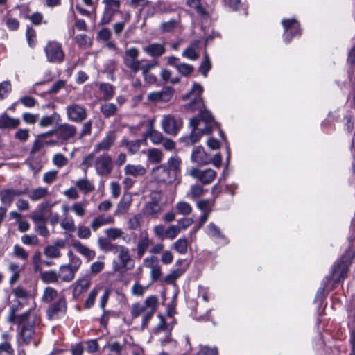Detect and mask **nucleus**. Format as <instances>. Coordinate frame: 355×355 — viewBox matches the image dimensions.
Returning <instances> with one entry per match:
<instances>
[{
  "instance_id": "f257e3e1",
  "label": "nucleus",
  "mask_w": 355,
  "mask_h": 355,
  "mask_svg": "<svg viewBox=\"0 0 355 355\" xmlns=\"http://www.w3.org/2000/svg\"><path fill=\"white\" fill-rule=\"evenodd\" d=\"M202 91L203 87L202 85L198 83H194L191 91L189 94L184 95L183 98L191 101V102L187 105V107H190L193 110H198L201 119L205 123H210L213 121L214 118L212 114L204 107V104L200 96Z\"/></svg>"
},
{
  "instance_id": "f03ea898",
  "label": "nucleus",
  "mask_w": 355,
  "mask_h": 355,
  "mask_svg": "<svg viewBox=\"0 0 355 355\" xmlns=\"http://www.w3.org/2000/svg\"><path fill=\"white\" fill-rule=\"evenodd\" d=\"M16 320V324L21 325L20 336L22 341L25 344L29 343L34 335V327L37 322V317L34 310L29 309L24 312V315L17 317Z\"/></svg>"
},
{
  "instance_id": "7ed1b4c3",
  "label": "nucleus",
  "mask_w": 355,
  "mask_h": 355,
  "mask_svg": "<svg viewBox=\"0 0 355 355\" xmlns=\"http://www.w3.org/2000/svg\"><path fill=\"white\" fill-rule=\"evenodd\" d=\"M67 255L69 263L61 266L58 272L59 280L64 282H70L74 279L76 272L82 264L80 258L74 255L72 251H69Z\"/></svg>"
},
{
  "instance_id": "20e7f679",
  "label": "nucleus",
  "mask_w": 355,
  "mask_h": 355,
  "mask_svg": "<svg viewBox=\"0 0 355 355\" xmlns=\"http://www.w3.org/2000/svg\"><path fill=\"white\" fill-rule=\"evenodd\" d=\"M47 62L54 64L62 63L65 53L62 45L55 40L48 41L44 48Z\"/></svg>"
},
{
  "instance_id": "39448f33",
  "label": "nucleus",
  "mask_w": 355,
  "mask_h": 355,
  "mask_svg": "<svg viewBox=\"0 0 355 355\" xmlns=\"http://www.w3.org/2000/svg\"><path fill=\"white\" fill-rule=\"evenodd\" d=\"M114 252L118 254L117 257L120 261V263L116 261L113 263V269L114 271L120 272L133 268V260L131 258L128 248L124 245H119Z\"/></svg>"
},
{
  "instance_id": "423d86ee",
  "label": "nucleus",
  "mask_w": 355,
  "mask_h": 355,
  "mask_svg": "<svg viewBox=\"0 0 355 355\" xmlns=\"http://www.w3.org/2000/svg\"><path fill=\"white\" fill-rule=\"evenodd\" d=\"M162 200V193L160 191H153L150 193V200L146 203L143 208L144 215L157 218L162 211L163 205L160 203Z\"/></svg>"
},
{
  "instance_id": "0eeeda50",
  "label": "nucleus",
  "mask_w": 355,
  "mask_h": 355,
  "mask_svg": "<svg viewBox=\"0 0 355 355\" xmlns=\"http://www.w3.org/2000/svg\"><path fill=\"white\" fill-rule=\"evenodd\" d=\"M188 173L193 178L206 185L210 184L215 180L217 175L216 171L210 168L200 169L198 167H191Z\"/></svg>"
},
{
  "instance_id": "6e6552de",
  "label": "nucleus",
  "mask_w": 355,
  "mask_h": 355,
  "mask_svg": "<svg viewBox=\"0 0 355 355\" xmlns=\"http://www.w3.org/2000/svg\"><path fill=\"white\" fill-rule=\"evenodd\" d=\"M94 167L96 173L101 176L109 175L113 170L114 163L111 156L107 153L97 157L94 161Z\"/></svg>"
},
{
  "instance_id": "1a4fd4ad",
  "label": "nucleus",
  "mask_w": 355,
  "mask_h": 355,
  "mask_svg": "<svg viewBox=\"0 0 355 355\" xmlns=\"http://www.w3.org/2000/svg\"><path fill=\"white\" fill-rule=\"evenodd\" d=\"M161 126L164 132L169 135L175 136L182 126L180 118L168 114L162 117Z\"/></svg>"
},
{
  "instance_id": "9d476101",
  "label": "nucleus",
  "mask_w": 355,
  "mask_h": 355,
  "mask_svg": "<svg viewBox=\"0 0 355 355\" xmlns=\"http://www.w3.org/2000/svg\"><path fill=\"white\" fill-rule=\"evenodd\" d=\"M199 124L200 121L198 117H193L190 119L189 125L191 127L193 128V130L191 135L189 137H185L184 139V142L186 144V145H193L194 144L198 141V140L200 139L202 135H208L211 132V130L209 128H205L200 130H198Z\"/></svg>"
},
{
  "instance_id": "9b49d317",
  "label": "nucleus",
  "mask_w": 355,
  "mask_h": 355,
  "mask_svg": "<svg viewBox=\"0 0 355 355\" xmlns=\"http://www.w3.org/2000/svg\"><path fill=\"white\" fill-rule=\"evenodd\" d=\"M353 255L351 252H347L341 259L340 263L335 266L332 270L333 278L336 282L344 279L351 265Z\"/></svg>"
},
{
  "instance_id": "f8f14e48",
  "label": "nucleus",
  "mask_w": 355,
  "mask_h": 355,
  "mask_svg": "<svg viewBox=\"0 0 355 355\" xmlns=\"http://www.w3.org/2000/svg\"><path fill=\"white\" fill-rule=\"evenodd\" d=\"M66 112L69 120L81 123L87 117V109L82 105L72 103L66 107Z\"/></svg>"
},
{
  "instance_id": "ddd939ff",
  "label": "nucleus",
  "mask_w": 355,
  "mask_h": 355,
  "mask_svg": "<svg viewBox=\"0 0 355 355\" xmlns=\"http://www.w3.org/2000/svg\"><path fill=\"white\" fill-rule=\"evenodd\" d=\"M151 174L156 181L166 184H171L176 179L175 173H172L171 169L165 165L155 167Z\"/></svg>"
},
{
  "instance_id": "4468645a",
  "label": "nucleus",
  "mask_w": 355,
  "mask_h": 355,
  "mask_svg": "<svg viewBox=\"0 0 355 355\" xmlns=\"http://www.w3.org/2000/svg\"><path fill=\"white\" fill-rule=\"evenodd\" d=\"M77 133V128L67 123H61L55 130V134L58 139L62 144L73 139Z\"/></svg>"
},
{
  "instance_id": "2eb2a0df",
  "label": "nucleus",
  "mask_w": 355,
  "mask_h": 355,
  "mask_svg": "<svg viewBox=\"0 0 355 355\" xmlns=\"http://www.w3.org/2000/svg\"><path fill=\"white\" fill-rule=\"evenodd\" d=\"M103 3L105 5V8L101 23L104 25L112 21L114 15L119 11L121 1L119 0H103Z\"/></svg>"
},
{
  "instance_id": "dca6fc26",
  "label": "nucleus",
  "mask_w": 355,
  "mask_h": 355,
  "mask_svg": "<svg viewBox=\"0 0 355 355\" xmlns=\"http://www.w3.org/2000/svg\"><path fill=\"white\" fill-rule=\"evenodd\" d=\"M139 53L138 49L135 47L128 49L125 53L124 64L134 73H137L140 69V61L138 60Z\"/></svg>"
},
{
  "instance_id": "f3484780",
  "label": "nucleus",
  "mask_w": 355,
  "mask_h": 355,
  "mask_svg": "<svg viewBox=\"0 0 355 355\" xmlns=\"http://www.w3.org/2000/svg\"><path fill=\"white\" fill-rule=\"evenodd\" d=\"M116 139V133L114 130L109 131L103 139L94 146V153L107 152L114 145Z\"/></svg>"
},
{
  "instance_id": "a211bd4d",
  "label": "nucleus",
  "mask_w": 355,
  "mask_h": 355,
  "mask_svg": "<svg viewBox=\"0 0 355 355\" xmlns=\"http://www.w3.org/2000/svg\"><path fill=\"white\" fill-rule=\"evenodd\" d=\"M173 90L169 87H164L159 92H154L148 94V100L153 103H166L173 97Z\"/></svg>"
},
{
  "instance_id": "6ab92c4d",
  "label": "nucleus",
  "mask_w": 355,
  "mask_h": 355,
  "mask_svg": "<svg viewBox=\"0 0 355 355\" xmlns=\"http://www.w3.org/2000/svg\"><path fill=\"white\" fill-rule=\"evenodd\" d=\"M191 160L198 165H207L211 162V156L201 146L196 147L191 154Z\"/></svg>"
},
{
  "instance_id": "aec40b11",
  "label": "nucleus",
  "mask_w": 355,
  "mask_h": 355,
  "mask_svg": "<svg viewBox=\"0 0 355 355\" xmlns=\"http://www.w3.org/2000/svg\"><path fill=\"white\" fill-rule=\"evenodd\" d=\"M67 309V303L64 297H60L58 301L51 304L47 310V315L49 319L53 320L57 318L59 314H63Z\"/></svg>"
},
{
  "instance_id": "412c9836",
  "label": "nucleus",
  "mask_w": 355,
  "mask_h": 355,
  "mask_svg": "<svg viewBox=\"0 0 355 355\" xmlns=\"http://www.w3.org/2000/svg\"><path fill=\"white\" fill-rule=\"evenodd\" d=\"M282 24L285 30V40L287 42H289L294 35L299 33L300 25L295 19H283Z\"/></svg>"
},
{
  "instance_id": "4be33fe9",
  "label": "nucleus",
  "mask_w": 355,
  "mask_h": 355,
  "mask_svg": "<svg viewBox=\"0 0 355 355\" xmlns=\"http://www.w3.org/2000/svg\"><path fill=\"white\" fill-rule=\"evenodd\" d=\"M152 243L148 233H143L138 241L136 248L137 257L141 259L148 250Z\"/></svg>"
},
{
  "instance_id": "5701e85b",
  "label": "nucleus",
  "mask_w": 355,
  "mask_h": 355,
  "mask_svg": "<svg viewBox=\"0 0 355 355\" xmlns=\"http://www.w3.org/2000/svg\"><path fill=\"white\" fill-rule=\"evenodd\" d=\"M199 45V40L192 41L182 52V56L191 60H197L200 55Z\"/></svg>"
},
{
  "instance_id": "b1692460",
  "label": "nucleus",
  "mask_w": 355,
  "mask_h": 355,
  "mask_svg": "<svg viewBox=\"0 0 355 355\" xmlns=\"http://www.w3.org/2000/svg\"><path fill=\"white\" fill-rule=\"evenodd\" d=\"M144 51L151 57H160L166 51L164 44L153 43L143 48Z\"/></svg>"
},
{
  "instance_id": "393cba45",
  "label": "nucleus",
  "mask_w": 355,
  "mask_h": 355,
  "mask_svg": "<svg viewBox=\"0 0 355 355\" xmlns=\"http://www.w3.org/2000/svg\"><path fill=\"white\" fill-rule=\"evenodd\" d=\"M114 223V218L112 216L99 215L91 222V227L93 231H96L102 226L111 225Z\"/></svg>"
},
{
  "instance_id": "a878e982",
  "label": "nucleus",
  "mask_w": 355,
  "mask_h": 355,
  "mask_svg": "<svg viewBox=\"0 0 355 355\" xmlns=\"http://www.w3.org/2000/svg\"><path fill=\"white\" fill-rule=\"evenodd\" d=\"M146 309L144 307V304H141L139 303L134 304L131 309V315L132 318H136L139 315H142V326L145 327L148 322V321L151 318V317L147 316L146 314Z\"/></svg>"
},
{
  "instance_id": "bb28decb",
  "label": "nucleus",
  "mask_w": 355,
  "mask_h": 355,
  "mask_svg": "<svg viewBox=\"0 0 355 355\" xmlns=\"http://www.w3.org/2000/svg\"><path fill=\"white\" fill-rule=\"evenodd\" d=\"M146 173V168L141 164H128L124 167V173L135 178L143 176Z\"/></svg>"
},
{
  "instance_id": "cd10ccee",
  "label": "nucleus",
  "mask_w": 355,
  "mask_h": 355,
  "mask_svg": "<svg viewBox=\"0 0 355 355\" xmlns=\"http://www.w3.org/2000/svg\"><path fill=\"white\" fill-rule=\"evenodd\" d=\"M147 162L150 164H159L164 157V154L161 150L155 148H150L146 150Z\"/></svg>"
},
{
  "instance_id": "c85d7f7f",
  "label": "nucleus",
  "mask_w": 355,
  "mask_h": 355,
  "mask_svg": "<svg viewBox=\"0 0 355 355\" xmlns=\"http://www.w3.org/2000/svg\"><path fill=\"white\" fill-rule=\"evenodd\" d=\"M72 246L78 253L86 257L88 260L94 259L96 255L94 251L90 250L78 241H74L72 243Z\"/></svg>"
},
{
  "instance_id": "c756f323",
  "label": "nucleus",
  "mask_w": 355,
  "mask_h": 355,
  "mask_svg": "<svg viewBox=\"0 0 355 355\" xmlns=\"http://www.w3.org/2000/svg\"><path fill=\"white\" fill-rule=\"evenodd\" d=\"M19 125V119L10 117L6 114L0 116V128H15Z\"/></svg>"
},
{
  "instance_id": "7c9ffc66",
  "label": "nucleus",
  "mask_w": 355,
  "mask_h": 355,
  "mask_svg": "<svg viewBox=\"0 0 355 355\" xmlns=\"http://www.w3.org/2000/svg\"><path fill=\"white\" fill-rule=\"evenodd\" d=\"M40 278L46 284H58L60 282L55 270L40 271Z\"/></svg>"
},
{
  "instance_id": "2f4dec72",
  "label": "nucleus",
  "mask_w": 355,
  "mask_h": 355,
  "mask_svg": "<svg viewBox=\"0 0 355 355\" xmlns=\"http://www.w3.org/2000/svg\"><path fill=\"white\" fill-rule=\"evenodd\" d=\"M142 141L140 139L129 141L125 138H123L121 141V146L125 147L128 152L133 155L136 153L140 148Z\"/></svg>"
},
{
  "instance_id": "473e14b6",
  "label": "nucleus",
  "mask_w": 355,
  "mask_h": 355,
  "mask_svg": "<svg viewBox=\"0 0 355 355\" xmlns=\"http://www.w3.org/2000/svg\"><path fill=\"white\" fill-rule=\"evenodd\" d=\"M21 192L15 189H6L1 191L0 196L3 204L10 205L15 196H19Z\"/></svg>"
},
{
  "instance_id": "72a5a7b5",
  "label": "nucleus",
  "mask_w": 355,
  "mask_h": 355,
  "mask_svg": "<svg viewBox=\"0 0 355 355\" xmlns=\"http://www.w3.org/2000/svg\"><path fill=\"white\" fill-rule=\"evenodd\" d=\"M180 22V18H174L167 21H163L159 25V29L162 33H172L179 26Z\"/></svg>"
},
{
  "instance_id": "f704fd0d",
  "label": "nucleus",
  "mask_w": 355,
  "mask_h": 355,
  "mask_svg": "<svg viewBox=\"0 0 355 355\" xmlns=\"http://www.w3.org/2000/svg\"><path fill=\"white\" fill-rule=\"evenodd\" d=\"M76 186L85 194L94 191L95 189L94 184L86 178L78 180Z\"/></svg>"
},
{
  "instance_id": "c9c22d12",
  "label": "nucleus",
  "mask_w": 355,
  "mask_h": 355,
  "mask_svg": "<svg viewBox=\"0 0 355 355\" xmlns=\"http://www.w3.org/2000/svg\"><path fill=\"white\" fill-rule=\"evenodd\" d=\"M49 196V192L46 188L39 187L33 189L28 195L31 200L33 201L40 200Z\"/></svg>"
},
{
  "instance_id": "e433bc0d",
  "label": "nucleus",
  "mask_w": 355,
  "mask_h": 355,
  "mask_svg": "<svg viewBox=\"0 0 355 355\" xmlns=\"http://www.w3.org/2000/svg\"><path fill=\"white\" fill-rule=\"evenodd\" d=\"M205 191H206L201 185L196 184L191 186L189 191L187 192L186 196L189 199L195 200L202 196Z\"/></svg>"
},
{
  "instance_id": "4c0bfd02",
  "label": "nucleus",
  "mask_w": 355,
  "mask_h": 355,
  "mask_svg": "<svg viewBox=\"0 0 355 355\" xmlns=\"http://www.w3.org/2000/svg\"><path fill=\"white\" fill-rule=\"evenodd\" d=\"M100 110L105 118L114 116L117 112V107L112 103H106L101 106Z\"/></svg>"
},
{
  "instance_id": "58836bf2",
  "label": "nucleus",
  "mask_w": 355,
  "mask_h": 355,
  "mask_svg": "<svg viewBox=\"0 0 355 355\" xmlns=\"http://www.w3.org/2000/svg\"><path fill=\"white\" fill-rule=\"evenodd\" d=\"M90 284L91 281L87 277L78 280L76 282V285L74 286V293L80 295L81 293L85 292L89 288Z\"/></svg>"
},
{
  "instance_id": "ea45409f",
  "label": "nucleus",
  "mask_w": 355,
  "mask_h": 355,
  "mask_svg": "<svg viewBox=\"0 0 355 355\" xmlns=\"http://www.w3.org/2000/svg\"><path fill=\"white\" fill-rule=\"evenodd\" d=\"M157 303V299L155 296H150L144 302V307L146 309V314L148 317H152Z\"/></svg>"
},
{
  "instance_id": "a19ab883",
  "label": "nucleus",
  "mask_w": 355,
  "mask_h": 355,
  "mask_svg": "<svg viewBox=\"0 0 355 355\" xmlns=\"http://www.w3.org/2000/svg\"><path fill=\"white\" fill-rule=\"evenodd\" d=\"M87 202H76L73 203L70 209L78 217H83L86 214Z\"/></svg>"
},
{
  "instance_id": "79ce46f5",
  "label": "nucleus",
  "mask_w": 355,
  "mask_h": 355,
  "mask_svg": "<svg viewBox=\"0 0 355 355\" xmlns=\"http://www.w3.org/2000/svg\"><path fill=\"white\" fill-rule=\"evenodd\" d=\"M24 306V302L19 300H17L16 304H14L10 311L9 313V320L12 322L13 323H17V317L24 315V313L17 314V312L20 311Z\"/></svg>"
},
{
  "instance_id": "37998d69",
  "label": "nucleus",
  "mask_w": 355,
  "mask_h": 355,
  "mask_svg": "<svg viewBox=\"0 0 355 355\" xmlns=\"http://www.w3.org/2000/svg\"><path fill=\"white\" fill-rule=\"evenodd\" d=\"M100 91L103 94V98L105 101L110 100L114 94V89L112 85L109 83H102L100 85Z\"/></svg>"
},
{
  "instance_id": "c03bdc74",
  "label": "nucleus",
  "mask_w": 355,
  "mask_h": 355,
  "mask_svg": "<svg viewBox=\"0 0 355 355\" xmlns=\"http://www.w3.org/2000/svg\"><path fill=\"white\" fill-rule=\"evenodd\" d=\"M98 245L101 250L105 252L115 251L119 245L113 244L107 239L99 237L98 239Z\"/></svg>"
},
{
  "instance_id": "a18cd8bd",
  "label": "nucleus",
  "mask_w": 355,
  "mask_h": 355,
  "mask_svg": "<svg viewBox=\"0 0 355 355\" xmlns=\"http://www.w3.org/2000/svg\"><path fill=\"white\" fill-rule=\"evenodd\" d=\"M185 270L182 268H178L177 270H173L169 274H168L164 279V282L168 284H173L178 278H180Z\"/></svg>"
},
{
  "instance_id": "49530a36",
  "label": "nucleus",
  "mask_w": 355,
  "mask_h": 355,
  "mask_svg": "<svg viewBox=\"0 0 355 355\" xmlns=\"http://www.w3.org/2000/svg\"><path fill=\"white\" fill-rule=\"evenodd\" d=\"M62 228L69 232H73L76 230L75 222L73 218L65 216L60 221Z\"/></svg>"
},
{
  "instance_id": "de8ad7c7",
  "label": "nucleus",
  "mask_w": 355,
  "mask_h": 355,
  "mask_svg": "<svg viewBox=\"0 0 355 355\" xmlns=\"http://www.w3.org/2000/svg\"><path fill=\"white\" fill-rule=\"evenodd\" d=\"M188 242L184 238L178 239L173 245V249L181 254H184L187 252Z\"/></svg>"
},
{
  "instance_id": "09e8293b",
  "label": "nucleus",
  "mask_w": 355,
  "mask_h": 355,
  "mask_svg": "<svg viewBox=\"0 0 355 355\" xmlns=\"http://www.w3.org/2000/svg\"><path fill=\"white\" fill-rule=\"evenodd\" d=\"M44 254L48 259H58L61 257V252L59 249L53 245L45 247Z\"/></svg>"
},
{
  "instance_id": "8fccbe9b",
  "label": "nucleus",
  "mask_w": 355,
  "mask_h": 355,
  "mask_svg": "<svg viewBox=\"0 0 355 355\" xmlns=\"http://www.w3.org/2000/svg\"><path fill=\"white\" fill-rule=\"evenodd\" d=\"M130 200H126L125 198H121L117 205V207L114 212V214L118 216L127 213L130 208Z\"/></svg>"
},
{
  "instance_id": "3c124183",
  "label": "nucleus",
  "mask_w": 355,
  "mask_h": 355,
  "mask_svg": "<svg viewBox=\"0 0 355 355\" xmlns=\"http://www.w3.org/2000/svg\"><path fill=\"white\" fill-rule=\"evenodd\" d=\"M58 297V291L52 287H46L42 295V301L45 302H51Z\"/></svg>"
},
{
  "instance_id": "603ef678",
  "label": "nucleus",
  "mask_w": 355,
  "mask_h": 355,
  "mask_svg": "<svg viewBox=\"0 0 355 355\" xmlns=\"http://www.w3.org/2000/svg\"><path fill=\"white\" fill-rule=\"evenodd\" d=\"M147 136L149 137L150 140L153 144H159L162 143L164 139L162 132L153 129L148 132Z\"/></svg>"
},
{
  "instance_id": "864d4df0",
  "label": "nucleus",
  "mask_w": 355,
  "mask_h": 355,
  "mask_svg": "<svg viewBox=\"0 0 355 355\" xmlns=\"http://www.w3.org/2000/svg\"><path fill=\"white\" fill-rule=\"evenodd\" d=\"M176 209L178 213L187 216L192 211V207L189 203L185 201H180L175 205Z\"/></svg>"
},
{
  "instance_id": "5fc2aeb1",
  "label": "nucleus",
  "mask_w": 355,
  "mask_h": 355,
  "mask_svg": "<svg viewBox=\"0 0 355 355\" xmlns=\"http://www.w3.org/2000/svg\"><path fill=\"white\" fill-rule=\"evenodd\" d=\"M211 64L207 53L204 55L203 60L202 61L200 66L199 67V71L206 77L208 71L211 69Z\"/></svg>"
},
{
  "instance_id": "6e6d98bb",
  "label": "nucleus",
  "mask_w": 355,
  "mask_h": 355,
  "mask_svg": "<svg viewBox=\"0 0 355 355\" xmlns=\"http://www.w3.org/2000/svg\"><path fill=\"white\" fill-rule=\"evenodd\" d=\"M181 160L178 157H171L168 160V164L172 173H175L177 177L178 173L180 171Z\"/></svg>"
},
{
  "instance_id": "4d7b16f0",
  "label": "nucleus",
  "mask_w": 355,
  "mask_h": 355,
  "mask_svg": "<svg viewBox=\"0 0 355 355\" xmlns=\"http://www.w3.org/2000/svg\"><path fill=\"white\" fill-rule=\"evenodd\" d=\"M75 40L81 48H87L92 44V41L85 34H79L75 37Z\"/></svg>"
},
{
  "instance_id": "13d9d810",
  "label": "nucleus",
  "mask_w": 355,
  "mask_h": 355,
  "mask_svg": "<svg viewBox=\"0 0 355 355\" xmlns=\"http://www.w3.org/2000/svg\"><path fill=\"white\" fill-rule=\"evenodd\" d=\"M172 73L171 71L168 69H162L160 73L161 78L166 83H171L173 84H175L179 83L180 78L178 77H171Z\"/></svg>"
},
{
  "instance_id": "bf43d9fd",
  "label": "nucleus",
  "mask_w": 355,
  "mask_h": 355,
  "mask_svg": "<svg viewBox=\"0 0 355 355\" xmlns=\"http://www.w3.org/2000/svg\"><path fill=\"white\" fill-rule=\"evenodd\" d=\"M178 71L184 76H189L193 71V67L187 63H179L176 66Z\"/></svg>"
},
{
  "instance_id": "052dcab7",
  "label": "nucleus",
  "mask_w": 355,
  "mask_h": 355,
  "mask_svg": "<svg viewBox=\"0 0 355 355\" xmlns=\"http://www.w3.org/2000/svg\"><path fill=\"white\" fill-rule=\"evenodd\" d=\"M52 162L57 167L62 168L68 164V159L64 155L57 153L53 157Z\"/></svg>"
},
{
  "instance_id": "680f3d73",
  "label": "nucleus",
  "mask_w": 355,
  "mask_h": 355,
  "mask_svg": "<svg viewBox=\"0 0 355 355\" xmlns=\"http://www.w3.org/2000/svg\"><path fill=\"white\" fill-rule=\"evenodd\" d=\"M105 232L107 236L111 240H115L121 238L123 234V232L121 229L116 227L108 228L105 231Z\"/></svg>"
},
{
  "instance_id": "e2e57ef3",
  "label": "nucleus",
  "mask_w": 355,
  "mask_h": 355,
  "mask_svg": "<svg viewBox=\"0 0 355 355\" xmlns=\"http://www.w3.org/2000/svg\"><path fill=\"white\" fill-rule=\"evenodd\" d=\"M14 349L8 341L0 343V355H14Z\"/></svg>"
},
{
  "instance_id": "0e129e2a",
  "label": "nucleus",
  "mask_w": 355,
  "mask_h": 355,
  "mask_svg": "<svg viewBox=\"0 0 355 355\" xmlns=\"http://www.w3.org/2000/svg\"><path fill=\"white\" fill-rule=\"evenodd\" d=\"M157 8L162 13H168L174 10L171 3L162 0H159L156 3Z\"/></svg>"
},
{
  "instance_id": "69168bd1",
  "label": "nucleus",
  "mask_w": 355,
  "mask_h": 355,
  "mask_svg": "<svg viewBox=\"0 0 355 355\" xmlns=\"http://www.w3.org/2000/svg\"><path fill=\"white\" fill-rule=\"evenodd\" d=\"M13 254L15 257L22 260H26L28 257V253L22 247L15 245L13 248Z\"/></svg>"
},
{
  "instance_id": "338daca9",
  "label": "nucleus",
  "mask_w": 355,
  "mask_h": 355,
  "mask_svg": "<svg viewBox=\"0 0 355 355\" xmlns=\"http://www.w3.org/2000/svg\"><path fill=\"white\" fill-rule=\"evenodd\" d=\"M196 205L204 213H211L212 211L211 202L209 200H198Z\"/></svg>"
},
{
  "instance_id": "774afa93",
  "label": "nucleus",
  "mask_w": 355,
  "mask_h": 355,
  "mask_svg": "<svg viewBox=\"0 0 355 355\" xmlns=\"http://www.w3.org/2000/svg\"><path fill=\"white\" fill-rule=\"evenodd\" d=\"M218 352L217 347L203 346L200 349L196 355H218Z\"/></svg>"
}]
</instances>
